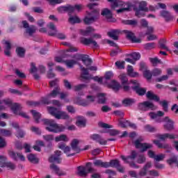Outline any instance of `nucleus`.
Here are the masks:
<instances>
[{
	"label": "nucleus",
	"instance_id": "obj_1",
	"mask_svg": "<svg viewBox=\"0 0 178 178\" xmlns=\"http://www.w3.org/2000/svg\"><path fill=\"white\" fill-rule=\"evenodd\" d=\"M43 123L47 126L46 130L51 133H62L66 130V127L57 124L54 120L45 119L43 120Z\"/></svg>",
	"mask_w": 178,
	"mask_h": 178
},
{
	"label": "nucleus",
	"instance_id": "obj_2",
	"mask_svg": "<svg viewBox=\"0 0 178 178\" xmlns=\"http://www.w3.org/2000/svg\"><path fill=\"white\" fill-rule=\"evenodd\" d=\"M47 111L51 116H54L58 120H70V122H73V120L70 118V115L66 113V111H60L58 108L54 107H47Z\"/></svg>",
	"mask_w": 178,
	"mask_h": 178
},
{
	"label": "nucleus",
	"instance_id": "obj_3",
	"mask_svg": "<svg viewBox=\"0 0 178 178\" xmlns=\"http://www.w3.org/2000/svg\"><path fill=\"white\" fill-rule=\"evenodd\" d=\"M117 8H119V9L116 10L117 13H124V12L130 10V4L117 0L114 2V5L112 6V9H116Z\"/></svg>",
	"mask_w": 178,
	"mask_h": 178
},
{
	"label": "nucleus",
	"instance_id": "obj_4",
	"mask_svg": "<svg viewBox=\"0 0 178 178\" xmlns=\"http://www.w3.org/2000/svg\"><path fill=\"white\" fill-rule=\"evenodd\" d=\"M99 19V11L95 10L91 13H88V15L85 17L83 22L85 24H92L97 22Z\"/></svg>",
	"mask_w": 178,
	"mask_h": 178
},
{
	"label": "nucleus",
	"instance_id": "obj_5",
	"mask_svg": "<svg viewBox=\"0 0 178 178\" xmlns=\"http://www.w3.org/2000/svg\"><path fill=\"white\" fill-rule=\"evenodd\" d=\"M118 79L120 82L121 83V86L124 91H130V83H133V81H129V77H127V74H120L118 76Z\"/></svg>",
	"mask_w": 178,
	"mask_h": 178
},
{
	"label": "nucleus",
	"instance_id": "obj_6",
	"mask_svg": "<svg viewBox=\"0 0 178 178\" xmlns=\"http://www.w3.org/2000/svg\"><path fill=\"white\" fill-rule=\"evenodd\" d=\"M136 156L137 153L135 151H133L131 154V156H129L127 157L124 156H121V159H122V161H124L126 163H129L131 168H134V169H138L140 168V165H138L134 162H130V161H134Z\"/></svg>",
	"mask_w": 178,
	"mask_h": 178
},
{
	"label": "nucleus",
	"instance_id": "obj_7",
	"mask_svg": "<svg viewBox=\"0 0 178 178\" xmlns=\"http://www.w3.org/2000/svg\"><path fill=\"white\" fill-rule=\"evenodd\" d=\"M136 148L140 150L141 152H145L147 149L152 148V145L149 143H143V138H139L134 142Z\"/></svg>",
	"mask_w": 178,
	"mask_h": 178
},
{
	"label": "nucleus",
	"instance_id": "obj_8",
	"mask_svg": "<svg viewBox=\"0 0 178 178\" xmlns=\"http://www.w3.org/2000/svg\"><path fill=\"white\" fill-rule=\"evenodd\" d=\"M139 111H156V106L152 104V102L149 101L143 102L140 103L138 106Z\"/></svg>",
	"mask_w": 178,
	"mask_h": 178
},
{
	"label": "nucleus",
	"instance_id": "obj_9",
	"mask_svg": "<svg viewBox=\"0 0 178 178\" xmlns=\"http://www.w3.org/2000/svg\"><path fill=\"white\" fill-rule=\"evenodd\" d=\"M11 109L15 115H19V116L24 118L25 119H29L27 113L22 111V106L20 104L17 103L13 104L11 106Z\"/></svg>",
	"mask_w": 178,
	"mask_h": 178
},
{
	"label": "nucleus",
	"instance_id": "obj_10",
	"mask_svg": "<svg viewBox=\"0 0 178 178\" xmlns=\"http://www.w3.org/2000/svg\"><path fill=\"white\" fill-rule=\"evenodd\" d=\"M149 116L152 120H154L156 123H162L163 122V118L162 116H165V113L163 111H159L156 113L150 112L149 113Z\"/></svg>",
	"mask_w": 178,
	"mask_h": 178
},
{
	"label": "nucleus",
	"instance_id": "obj_11",
	"mask_svg": "<svg viewBox=\"0 0 178 178\" xmlns=\"http://www.w3.org/2000/svg\"><path fill=\"white\" fill-rule=\"evenodd\" d=\"M77 169L79 176H87L88 173H91L94 170L91 167V163H88L86 167L79 166Z\"/></svg>",
	"mask_w": 178,
	"mask_h": 178
},
{
	"label": "nucleus",
	"instance_id": "obj_12",
	"mask_svg": "<svg viewBox=\"0 0 178 178\" xmlns=\"http://www.w3.org/2000/svg\"><path fill=\"white\" fill-rule=\"evenodd\" d=\"M102 16L105 17L106 20L110 23H115L116 19L113 18V15L112 14V11L108 8H103L101 12Z\"/></svg>",
	"mask_w": 178,
	"mask_h": 178
},
{
	"label": "nucleus",
	"instance_id": "obj_13",
	"mask_svg": "<svg viewBox=\"0 0 178 178\" xmlns=\"http://www.w3.org/2000/svg\"><path fill=\"white\" fill-rule=\"evenodd\" d=\"M132 84H134L132 89L134 91H135V92H136V94H138V95L143 96L145 95V92H147V89L142 88L137 81H132Z\"/></svg>",
	"mask_w": 178,
	"mask_h": 178
},
{
	"label": "nucleus",
	"instance_id": "obj_14",
	"mask_svg": "<svg viewBox=\"0 0 178 178\" xmlns=\"http://www.w3.org/2000/svg\"><path fill=\"white\" fill-rule=\"evenodd\" d=\"M79 143H80V140L78 139L72 140L71 143V147H72V150L73 151V153L67 154V156H73L76 154H79V152H80V147H79Z\"/></svg>",
	"mask_w": 178,
	"mask_h": 178
},
{
	"label": "nucleus",
	"instance_id": "obj_15",
	"mask_svg": "<svg viewBox=\"0 0 178 178\" xmlns=\"http://www.w3.org/2000/svg\"><path fill=\"white\" fill-rule=\"evenodd\" d=\"M164 124V129L168 131H172V130L175 129V122L172 120V119L169 118V117H165L163 120Z\"/></svg>",
	"mask_w": 178,
	"mask_h": 178
},
{
	"label": "nucleus",
	"instance_id": "obj_16",
	"mask_svg": "<svg viewBox=\"0 0 178 178\" xmlns=\"http://www.w3.org/2000/svg\"><path fill=\"white\" fill-rule=\"evenodd\" d=\"M22 26L24 29H26V34H29V35H33L35 31H37V28L34 26V25H32L30 26L29 24V22L27 21L24 20L22 22Z\"/></svg>",
	"mask_w": 178,
	"mask_h": 178
},
{
	"label": "nucleus",
	"instance_id": "obj_17",
	"mask_svg": "<svg viewBox=\"0 0 178 178\" xmlns=\"http://www.w3.org/2000/svg\"><path fill=\"white\" fill-rule=\"evenodd\" d=\"M60 155H62V152L59 150L54 152V154L49 158V162H50V163H54V162H56V163H62Z\"/></svg>",
	"mask_w": 178,
	"mask_h": 178
},
{
	"label": "nucleus",
	"instance_id": "obj_18",
	"mask_svg": "<svg viewBox=\"0 0 178 178\" xmlns=\"http://www.w3.org/2000/svg\"><path fill=\"white\" fill-rule=\"evenodd\" d=\"M81 42H82V44H84V45L92 44L93 48H99V45L98 44V43L92 38H83L81 40Z\"/></svg>",
	"mask_w": 178,
	"mask_h": 178
},
{
	"label": "nucleus",
	"instance_id": "obj_19",
	"mask_svg": "<svg viewBox=\"0 0 178 178\" xmlns=\"http://www.w3.org/2000/svg\"><path fill=\"white\" fill-rule=\"evenodd\" d=\"M80 68L82 72L81 73V79H83V80H91V79H92L88 72V69L83 67V65H80Z\"/></svg>",
	"mask_w": 178,
	"mask_h": 178
},
{
	"label": "nucleus",
	"instance_id": "obj_20",
	"mask_svg": "<svg viewBox=\"0 0 178 178\" xmlns=\"http://www.w3.org/2000/svg\"><path fill=\"white\" fill-rule=\"evenodd\" d=\"M8 154H9V156H10V158H13V159H14V161H17V158H19L20 159V161H26V158L22 153H16L13 151H10V152H9Z\"/></svg>",
	"mask_w": 178,
	"mask_h": 178
},
{
	"label": "nucleus",
	"instance_id": "obj_21",
	"mask_svg": "<svg viewBox=\"0 0 178 178\" xmlns=\"http://www.w3.org/2000/svg\"><path fill=\"white\" fill-rule=\"evenodd\" d=\"M119 34H120V30L119 29L111 30L107 33L108 37H110L113 40H115V41H118V40H119Z\"/></svg>",
	"mask_w": 178,
	"mask_h": 178
},
{
	"label": "nucleus",
	"instance_id": "obj_22",
	"mask_svg": "<svg viewBox=\"0 0 178 178\" xmlns=\"http://www.w3.org/2000/svg\"><path fill=\"white\" fill-rule=\"evenodd\" d=\"M124 33L126 34V37L128 40H130V41H132V42H140V40L136 38V35H134V33L130 31L124 30Z\"/></svg>",
	"mask_w": 178,
	"mask_h": 178
},
{
	"label": "nucleus",
	"instance_id": "obj_23",
	"mask_svg": "<svg viewBox=\"0 0 178 178\" xmlns=\"http://www.w3.org/2000/svg\"><path fill=\"white\" fill-rule=\"evenodd\" d=\"M107 87L112 88L113 91H119L122 86H120V83H119V82H118L116 80H113L107 85Z\"/></svg>",
	"mask_w": 178,
	"mask_h": 178
},
{
	"label": "nucleus",
	"instance_id": "obj_24",
	"mask_svg": "<svg viewBox=\"0 0 178 178\" xmlns=\"http://www.w3.org/2000/svg\"><path fill=\"white\" fill-rule=\"evenodd\" d=\"M87 120L84 117L78 116L75 124L78 127H86Z\"/></svg>",
	"mask_w": 178,
	"mask_h": 178
},
{
	"label": "nucleus",
	"instance_id": "obj_25",
	"mask_svg": "<svg viewBox=\"0 0 178 178\" xmlns=\"http://www.w3.org/2000/svg\"><path fill=\"white\" fill-rule=\"evenodd\" d=\"M47 27L49 29H50L51 31H49L48 34L49 35H56V34H58V30H56V26H55V24H54V23L50 22L48 25Z\"/></svg>",
	"mask_w": 178,
	"mask_h": 178
},
{
	"label": "nucleus",
	"instance_id": "obj_26",
	"mask_svg": "<svg viewBox=\"0 0 178 178\" xmlns=\"http://www.w3.org/2000/svg\"><path fill=\"white\" fill-rule=\"evenodd\" d=\"M94 31H95V29L92 28V26H88L85 30H81V33L82 35L88 37V35H91Z\"/></svg>",
	"mask_w": 178,
	"mask_h": 178
},
{
	"label": "nucleus",
	"instance_id": "obj_27",
	"mask_svg": "<svg viewBox=\"0 0 178 178\" xmlns=\"http://www.w3.org/2000/svg\"><path fill=\"white\" fill-rule=\"evenodd\" d=\"M93 165L99 168H109V162H104L102 160H95Z\"/></svg>",
	"mask_w": 178,
	"mask_h": 178
},
{
	"label": "nucleus",
	"instance_id": "obj_28",
	"mask_svg": "<svg viewBox=\"0 0 178 178\" xmlns=\"http://www.w3.org/2000/svg\"><path fill=\"white\" fill-rule=\"evenodd\" d=\"M4 44H6L4 54L6 56H10V49H12V44H10V42L8 40H5Z\"/></svg>",
	"mask_w": 178,
	"mask_h": 178
},
{
	"label": "nucleus",
	"instance_id": "obj_29",
	"mask_svg": "<svg viewBox=\"0 0 178 178\" xmlns=\"http://www.w3.org/2000/svg\"><path fill=\"white\" fill-rule=\"evenodd\" d=\"M50 169H53V170H54V172H55V174L58 175V176H65V175H66L65 172H63L60 170V168H59V167H58V165H56L55 164L50 165Z\"/></svg>",
	"mask_w": 178,
	"mask_h": 178
},
{
	"label": "nucleus",
	"instance_id": "obj_30",
	"mask_svg": "<svg viewBox=\"0 0 178 178\" xmlns=\"http://www.w3.org/2000/svg\"><path fill=\"white\" fill-rule=\"evenodd\" d=\"M146 97L148 99H152L156 101V102H159V97L154 94L152 91H148L146 94Z\"/></svg>",
	"mask_w": 178,
	"mask_h": 178
},
{
	"label": "nucleus",
	"instance_id": "obj_31",
	"mask_svg": "<svg viewBox=\"0 0 178 178\" xmlns=\"http://www.w3.org/2000/svg\"><path fill=\"white\" fill-rule=\"evenodd\" d=\"M60 92V88L56 87L48 95V98H55Z\"/></svg>",
	"mask_w": 178,
	"mask_h": 178
},
{
	"label": "nucleus",
	"instance_id": "obj_32",
	"mask_svg": "<svg viewBox=\"0 0 178 178\" xmlns=\"http://www.w3.org/2000/svg\"><path fill=\"white\" fill-rule=\"evenodd\" d=\"M127 74L130 77H138V72H134V69L131 65L127 66Z\"/></svg>",
	"mask_w": 178,
	"mask_h": 178
},
{
	"label": "nucleus",
	"instance_id": "obj_33",
	"mask_svg": "<svg viewBox=\"0 0 178 178\" xmlns=\"http://www.w3.org/2000/svg\"><path fill=\"white\" fill-rule=\"evenodd\" d=\"M54 140L56 143H59V141H64L65 143H67V141H69V138L67 135L61 134L58 136H56Z\"/></svg>",
	"mask_w": 178,
	"mask_h": 178
},
{
	"label": "nucleus",
	"instance_id": "obj_34",
	"mask_svg": "<svg viewBox=\"0 0 178 178\" xmlns=\"http://www.w3.org/2000/svg\"><path fill=\"white\" fill-rule=\"evenodd\" d=\"M59 12H69V13H73L74 12V6H69L65 7L58 8Z\"/></svg>",
	"mask_w": 178,
	"mask_h": 178
},
{
	"label": "nucleus",
	"instance_id": "obj_35",
	"mask_svg": "<svg viewBox=\"0 0 178 178\" xmlns=\"http://www.w3.org/2000/svg\"><path fill=\"white\" fill-rule=\"evenodd\" d=\"M62 45H65V47H68L69 49L66 50L67 52H76L77 51V49L74 47L72 44L67 42H61Z\"/></svg>",
	"mask_w": 178,
	"mask_h": 178
},
{
	"label": "nucleus",
	"instance_id": "obj_36",
	"mask_svg": "<svg viewBox=\"0 0 178 178\" xmlns=\"http://www.w3.org/2000/svg\"><path fill=\"white\" fill-rule=\"evenodd\" d=\"M160 15L161 16H162V17H164V19H165V20H167L168 22V20H172V19H173V17L169 11L163 10L160 13Z\"/></svg>",
	"mask_w": 178,
	"mask_h": 178
},
{
	"label": "nucleus",
	"instance_id": "obj_37",
	"mask_svg": "<svg viewBox=\"0 0 178 178\" xmlns=\"http://www.w3.org/2000/svg\"><path fill=\"white\" fill-rule=\"evenodd\" d=\"M27 159L31 163H38L39 159L37 158V156L35 154H29L27 155Z\"/></svg>",
	"mask_w": 178,
	"mask_h": 178
},
{
	"label": "nucleus",
	"instance_id": "obj_38",
	"mask_svg": "<svg viewBox=\"0 0 178 178\" xmlns=\"http://www.w3.org/2000/svg\"><path fill=\"white\" fill-rule=\"evenodd\" d=\"M74 102L78 104V105H81V106H87L89 104L88 102L81 99V97L75 98Z\"/></svg>",
	"mask_w": 178,
	"mask_h": 178
},
{
	"label": "nucleus",
	"instance_id": "obj_39",
	"mask_svg": "<svg viewBox=\"0 0 178 178\" xmlns=\"http://www.w3.org/2000/svg\"><path fill=\"white\" fill-rule=\"evenodd\" d=\"M0 134L3 137H11L13 132L11 129H0Z\"/></svg>",
	"mask_w": 178,
	"mask_h": 178
},
{
	"label": "nucleus",
	"instance_id": "obj_40",
	"mask_svg": "<svg viewBox=\"0 0 178 178\" xmlns=\"http://www.w3.org/2000/svg\"><path fill=\"white\" fill-rule=\"evenodd\" d=\"M69 22L71 24H76V23H81V20L77 16H70L69 18Z\"/></svg>",
	"mask_w": 178,
	"mask_h": 178
},
{
	"label": "nucleus",
	"instance_id": "obj_41",
	"mask_svg": "<svg viewBox=\"0 0 178 178\" xmlns=\"http://www.w3.org/2000/svg\"><path fill=\"white\" fill-rule=\"evenodd\" d=\"M104 93H99L97 95V98H98V103L99 104H105L106 102V97Z\"/></svg>",
	"mask_w": 178,
	"mask_h": 178
},
{
	"label": "nucleus",
	"instance_id": "obj_42",
	"mask_svg": "<svg viewBox=\"0 0 178 178\" xmlns=\"http://www.w3.org/2000/svg\"><path fill=\"white\" fill-rule=\"evenodd\" d=\"M31 112V113L33 116V119H35L36 123H38L40 119H41V114L35 110H32Z\"/></svg>",
	"mask_w": 178,
	"mask_h": 178
},
{
	"label": "nucleus",
	"instance_id": "obj_43",
	"mask_svg": "<svg viewBox=\"0 0 178 178\" xmlns=\"http://www.w3.org/2000/svg\"><path fill=\"white\" fill-rule=\"evenodd\" d=\"M134 102H136V100H134V99L129 98H127L122 101V104L123 105H124V106H130L131 105H133Z\"/></svg>",
	"mask_w": 178,
	"mask_h": 178
},
{
	"label": "nucleus",
	"instance_id": "obj_44",
	"mask_svg": "<svg viewBox=\"0 0 178 178\" xmlns=\"http://www.w3.org/2000/svg\"><path fill=\"white\" fill-rule=\"evenodd\" d=\"M64 63H65L66 66L69 67L70 69H72L74 65L77 63V60H66L64 61Z\"/></svg>",
	"mask_w": 178,
	"mask_h": 178
},
{
	"label": "nucleus",
	"instance_id": "obj_45",
	"mask_svg": "<svg viewBox=\"0 0 178 178\" xmlns=\"http://www.w3.org/2000/svg\"><path fill=\"white\" fill-rule=\"evenodd\" d=\"M58 148H60V149H62L63 151H64L65 154H69V152H70V151H72V149H70V147L66 146L65 144L59 145Z\"/></svg>",
	"mask_w": 178,
	"mask_h": 178
},
{
	"label": "nucleus",
	"instance_id": "obj_46",
	"mask_svg": "<svg viewBox=\"0 0 178 178\" xmlns=\"http://www.w3.org/2000/svg\"><path fill=\"white\" fill-rule=\"evenodd\" d=\"M147 161V158L145 157V155L144 154H140L138 156L136 162L139 164L145 163V161Z\"/></svg>",
	"mask_w": 178,
	"mask_h": 178
},
{
	"label": "nucleus",
	"instance_id": "obj_47",
	"mask_svg": "<svg viewBox=\"0 0 178 178\" xmlns=\"http://www.w3.org/2000/svg\"><path fill=\"white\" fill-rule=\"evenodd\" d=\"M120 165V161L118 160H111L108 162V168H118Z\"/></svg>",
	"mask_w": 178,
	"mask_h": 178
},
{
	"label": "nucleus",
	"instance_id": "obj_48",
	"mask_svg": "<svg viewBox=\"0 0 178 178\" xmlns=\"http://www.w3.org/2000/svg\"><path fill=\"white\" fill-rule=\"evenodd\" d=\"M16 52L19 58H23L24 56V54H26V50L23 47H17L16 49Z\"/></svg>",
	"mask_w": 178,
	"mask_h": 178
},
{
	"label": "nucleus",
	"instance_id": "obj_49",
	"mask_svg": "<svg viewBox=\"0 0 178 178\" xmlns=\"http://www.w3.org/2000/svg\"><path fill=\"white\" fill-rule=\"evenodd\" d=\"M122 23L123 24H129V26H137V20L134 19L122 20Z\"/></svg>",
	"mask_w": 178,
	"mask_h": 178
},
{
	"label": "nucleus",
	"instance_id": "obj_50",
	"mask_svg": "<svg viewBox=\"0 0 178 178\" xmlns=\"http://www.w3.org/2000/svg\"><path fill=\"white\" fill-rule=\"evenodd\" d=\"M167 163L170 165V166H172V165H176L177 166V157L173 156L168 160H167Z\"/></svg>",
	"mask_w": 178,
	"mask_h": 178
},
{
	"label": "nucleus",
	"instance_id": "obj_51",
	"mask_svg": "<svg viewBox=\"0 0 178 178\" xmlns=\"http://www.w3.org/2000/svg\"><path fill=\"white\" fill-rule=\"evenodd\" d=\"M159 45H160V48L161 49H165V51H169V48L166 46V40L161 39L159 41Z\"/></svg>",
	"mask_w": 178,
	"mask_h": 178
},
{
	"label": "nucleus",
	"instance_id": "obj_52",
	"mask_svg": "<svg viewBox=\"0 0 178 178\" xmlns=\"http://www.w3.org/2000/svg\"><path fill=\"white\" fill-rule=\"evenodd\" d=\"M139 10H143L144 12H148V8H147V2L141 1L139 4Z\"/></svg>",
	"mask_w": 178,
	"mask_h": 178
},
{
	"label": "nucleus",
	"instance_id": "obj_53",
	"mask_svg": "<svg viewBox=\"0 0 178 178\" xmlns=\"http://www.w3.org/2000/svg\"><path fill=\"white\" fill-rule=\"evenodd\" d=\"M149 60L151 63L153 65V66H158L159 63H162V61L159 60L158 58H149Z\"/></svg>",
	"mask_w": 178,
	"mask_h": 178
},
{
	"label": "nucleus",
	"instance_id": "obj_54",
	"mask_svg": "<svg viewBox=\"0 0 178 178\" xmlns=\"http://www.w3.org/2000/svg\"><path fill=\"white\" fill-rule=\"evenodd\" d=\"M129 56L133 58L134 60H139L140 58H141V54L138 52H134L132 54H129Z\"/></svg>",
	"mask_w": 178,
	"mask_h": 178
},
{
	"label": "nucleus",
	"instance_id": "obj_55",
	"mask_svg": "<svg viewBox=\"0 0 178 178\" xmlns=\"http://www.w3.org/2000/svg\"><path fill=\"white\" fill-rule=\"evenodd\" d=\"M0 105H6V106H12V100L9 99L0 100Z\"/></svg>",
	"mask_w": 178,
	"mask_h": 178
},
{
	"label": "nucleus",
	"instance_id": "obj_56",
	"mask_svg": "<svg viewBox=\"0 0 178 178\" xmlns=\"http://www.w3.org/2000/svg\"><path fill=\"white\" fill-rule=\"evenodd\" d=\"M6 156L3 155H0V168H5L6 165Z\"/></svg>",
	"mask_w": 178,
	"mask_h": 178
},
{
	"label": "nucleus",
	"instance_id": "obj_57",
	"mask_svg": "<svg viewBox=\"0 0 178 178\" xmlns=\"http://www.w3.org/2000/svg\"><path fill=\"white\" fill-rule=\"evenodd\" d=\"M43 139L44 140V141H47V143H49L51 141H54V140H55V138L54 137V135H44L42 136Z\"/></svg>",
	"mask_w": 178,
	"mask_h": 178
},
{
	"label": "nucleus",
	"instance_id": "obj_58",
	"mask_svg": "<svg viewBox=\"0 0 178 178\" xmlns=\"http://www.w3.org/2000/svg\"><path fill=\"white\" fill-rule=\"evenodd\" d=\"M87 87L86 84L81 83L79 85H76L74 87V91H80L83 90V88H86Z\"/></svg>",
	"mask_w": 178,
	"mask_h": 178
},
{
	"label": "nucleus",
	"instance_id": "obj_59",
	"mask_svg": "<svg viewBox=\"0 0 178 178\" xmlns=\"http://www.w3.org/2000/svg\"><path fill=\"white\" fill-rule=\"evenodd\" d=\"M5 168H8V169H10V170H15L16 169V165L15 163L9 161L6 163Z\"/></svg>",
	"mask_w": 178,
	"mask_h": 178
},
{
	"label": "nucleus",
	"instance_id": "obj_60",
	"mask_svg": "<svg viewBox=\"0 0 178 178\" xmlns=\"http://www.w3.org/2000/svg\"><path fill=\"white\" fill-rule=\"evenodd\" d=\"M152 74L154 76H161V74H162V70L159 68H154L152 72Z\"/></svg>",
	"mask_w": 178,
	"mask_h": 178
},
{
	"label": "nucleus",
	"instance_id": "obj_61",
	"mask_svg": "<svg viewBox=\"0 0 178 178\" xmlns=\"http://www.w3.org/2000/svg\"><path fill=\"white\" fill-rule=\"evenodd\" d=\"M143 74L145 77L147 79V80H151V79H152V72L148 70H145L143 72Z\"/></svg>",
	"mask_w": 178,
	"mask_h": 178
},
{
	"label": "nucleus",
	"instance_id": "obj_62",
	"mask_svg": "<svg viewBox=\"0 0 178 178\" xmlns=\"http://www.w3.org/2000/svg\"><path fill=\"white\" fill-rule=\"evenodd\" d=\"M145 130H146V131H149L150 133H154V131H156V128L152 127L149 124H147L145 126Z\"/></svg>",
	"mask_w": 178,
	"mask_h": 178
},
{
	"label": "nucleus",
	"instance_id": "obj_63",
	"mask_svg": "<svg viewBox=\"0 0 178 178\" xmlns=\"http://www.w3.org/2000/svg\"><path fill=\"white\" fill-rule=\"evenodd\" d=\"M119 126L122 127V129H126L127 126H129V121L127 120H120L119 121Z\"/></svg>",
	"mask_w": 178,
	"mask_h": 178
},
{
	"label": "nucleus",
	"instance_id": "obj_64",
	"mask_svg": "<svg viewBox=\"0 0 178 178\" xmlns=\"http://www.w3.org/2000/svg\"><path fill=\"white\" fill-rule=\"evenodd\" d=\"M124 61H117L115 62V66L118 67V69L122 70L124 69Z\"/></svg>",
	"mask_w": 178,
	"mask_h": 178
}]
</instances>
